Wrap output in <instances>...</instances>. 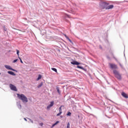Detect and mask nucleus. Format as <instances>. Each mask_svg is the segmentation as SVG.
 <instances>
[{"mask_svg":"<svg viewBox=\"0 0 128 128\" xmlns=\"http://www.w3.org/2000/svg\"><path fill=\"white\" fill-rule=\"evenodd\" d=\"M62 106H61L59 108V112H62Z\"/></svg>","mask_w":128,"mask_h":128,"instance_id":"obj_19","label":"nucleus"},{"mask_svg":"<svg viewBox=\"0 0 128 128\" xmlns=\"http://www.w3.org/2000/svg\"><path fill=\"white\" fill-rule=\"evenodd\" d=\"M30 120V122H32V124H34V120H32V119H30V118H28Z\"/></svg>","mask_w":128,"mask_h":128,"instance_id":"obj_32","label":"nucleus"},{"mask_svg":"<svg viewBox=\"0 0 128 128\" xmlns=\"http://www.w3.org/2000/svg\"><path fill=\"white\" fill-rule=\"evenodd\" d=\"M24 120L26 122H28V120H26V118H24Z\"/></svg>","mask_w":128,"mask_h":128,"instance_id":"obj_41","label":"nucleus"},{"mask_svg":"<svg viewBox=\"0 0 128 128\" xmlns=\"http://www.w3.org/2000/svg\"><path fill=\"white\" fill-rule=\"evenodd\" d=\"M17 96L18 98H20V100H22V102L26 103L28 102V98H26V96H24V94H17Z\"/></svg>","mask_w":128,"mask_h":128,"instance_id":"obj_1","label":"nucleus"},{"mask_svg":"<svg viewBox=\"0 0 128 128\" xmlns=\"http://www.w3.org/2000/svg\"><path fill=\"white\" fill-rule=\"evenodd\" d=\"M104 78L106 82L108 83V84H110V82H108V80H106V77H104Z\"/></svg>","mask_w":128,"mask_h":128,"instance_id":"obj_33","label":"nucleus"},{"mask_svg":"<svg viewBox=\"0 0 128 128\" xmlns=\"http://www.w3.org/2000/svg\"><path fill=\"white\" fill-rule=\"evenodd\" d=\"M18 58H19V60H22V58L20 57V56H18Z\"/></svg>","mask_w":128,"mask_h":128,"instance_id":"obj_40","label":"nucleus"},{"mask_svg":"<svg viewBox=\"0 0 128 128\" xmlns=\"http://www.w3.org/2000/svg\"><path fill=\"white\" fill-rule=\"evenodd\" d=\"M91 116H94V114H91Z\"/></svg>","mask_w":128,"mask_h":128,"instance_id":"obj_46","label":"nucleus"},{"mask_svg":"<svg viewBox=\"0 0 128 128\" xmlns=\"http://www.w3.org/2000/svg\"><path fill=\"white\" fill-rule=\"evenodd\" d=\"M100 50H102V47L100 45Z\"/></svg>","mask_w":128,"mask_h":128,"instance_id":"obj_38","label":"nucleus"},{"mask_svg":"<svg viewBox=\"0 0 128 128\" xmlns=\"http://www.w3.org/2000/svg\"><path fill=\"white\" fill-rule=\"evenodd\" d=\"M66 116H72V112H68L66 114Z\"/></svg>","mask_w":128,"mask_h":128,"instance_id":"obj_17","label":"nucleus"},{"mask_svg":"<svg viewBox=\"0 0 128 128\" xmlns=\"http://www.w3.org/2000/svg\"><path fill=\"white\" fill-rule=\"evenodd\" d=\"M43 84H44V82H42L40 84L37 86L38 88H42Z\"/></svg>","mask_w":128,"mask_h":128,"instance_id":"obj_14","label":"nucleus"},{"mask_svg":"<svg viewBox=\"0 0 128 128\" xmlns=\"http://www.w3.org/2000/svg\"><path fill=\"white\" fill-rule=\"evenodd\" d=\"M108 4H110L106 2H100V6L102 10H106V7L108 6Z\"/></svg>","mask_w":128,"mask_h":128,"instance_id":"obj_3","label":"nucleus"},{"mask_svg":"<svg viewBox=\"0 0 128 128\" xmlns=\"http://www.w3.org/2000/svg\"><path fill=\"white\" fill-rule=\"evenodd\" d=\"M17 106L19 110H22V104H20V101H18L16 102Z\"/></svg>","mask_w":128,"mask_h":128,"instance_id":"obj_7","label":"nucleus"},{"mask_svg":"<svg viewBox=\"0 0 128 128\" xmlns=\"http://www.w3.org/2000/svg\"><path fill=\"white\" fill-rule=\"evenodd\" d=\"M4 68H6L7 70H12V66H8V65H4Z\"/></svg>","mask_w":128,"mask_h":128,"instance_id":"obj_11","label":"nucleus"},{"mask_svg":"<svg viewBox=\"0 0 128 128\" xmlns=\"http://www.w3.org/2000/svg\"><path fill=\"white\" fill-rule=\"evenodd\" d=\"M42 124H44V123L42 122L40 123V126H42Z\"/></svg>","mask_w":128,"mask_h":128,"instance_id":"obj_42","label":"nucleus"},{"mask_svg":"<svg viewBox=\"0 0 128 128\" xmlns=\"http://www.w3.org/2000/svg\"><path fill=\"white\" fill-rule=\"evenodd\" d=\"M42 78V76L40 74H38V78H36V80H40Z\"/></svg>","mask_w":128,"mask_h":128,"instance_id":"obj_15","label":"nucleus"},{"mask_svg":"<svg viewBox=\"0 0 128 128\" xmlns=\"http://www.w3.org/2000/svg\"><path fill=\"white\" fill-rule=\"evenodd\" d=\"M10 88L11 90H13V92H18V88H16V86L10 84Z\"/></svg>","mask_w":128,"mask_h":128,"instance_id":"obj_4","label":"nucleus"},{"mask_svg":"<svg viewBox=\"0 0 128 128\" xmlns=\"http://www.w3.org/2000/svg\"><path fill=\"white\" fill-rule=\"evenodd\" d=\"M124 56H126V55H125V54H124Z\"/></svg>","mask_w":128,"mask_h":128,"instance_id":"obj_45","label":"nucleus"},{"mask_svg":"<svg viewBox=\"0 0 128 128\" xmlns=\"http://www.w3.org/2000/svg\"><path fill=\"white\" fill-rule=\"evenodd\" d=\"M18 58H19V60H22V58L20 57V56H18Z\"/></svg>","mask_w":128,"mask_h":128,"instance_id":"obj_39","label":"nucleus"},{"mask_svg":"<svg viewBox=\"0 0 128 128\" xmlns=\"http://www.w3.org/2000/svg\"><path fill=\"white\" fill-rule=\"evenodd\" d=\"M114 58L115 60L119 64V61L118 60V59L116 58V57H114Z\"/></svg>","mask_w":128,"mask_h":128,"instance_id":"obj_27","label":"nucleus"},{"mask_svg":"<svg viewBox=\"0 0 128 128\" xmlns=\"http://www.w3.org/2000/svg\"><path fill=\"white\" fill-rule=\"evenodd\" d=\"M52 108V106H50V104L48 105L47 106V109L48 108Z\"/></svg>","mask_w":128,"mask_h":128,"instance_id":"obj_34","label":"nucleus"},{"mask_svg":"<svg viewBox=\"0 0 128 128\" xmlns=\"http://www.w3.org/2000/svg\"><path fill=\"white\" fill-rule=\"evenodd\" d=\"M122 96H123V98H128V94L124 92H122Z\"/></svg>","mask_w":128,"mask_h":128,"instance_id":"obj_8","label":"nucleus"},{"mask_svg":"<svg viewBox=\"0 0 128 128\" xmlns=\"http://www.w3.org/2000/svg\"><path fill=\"white\" fill-rule=\"evenodd\" d=\"M4 28V32H6V30H8V29L6 28V26H3Z\"/></svg>","mask_w":128,"mask_h":128,"instance_id":"obj_25","label":"nucleus"},{"mask_svg":"<svg viewBox=\"0 0 128 128\" xmlns=\"http://www.w3.org/2000/svg\"><path fill=\"white\" fill-rule=\"evenodd\" d=\"M18 59H16L12 61V63L16 64V62H18Z\"/></svg>","mask_w":128,"mask_h":128,"instance_id":"obj_22","label":"nucleus"},{"mask_svg":"<svg viewBox=\"0 0 128 128\" xmlns=\"http://www.w3.org/2000/svg\"><path fill=\"white\" fill-rule=\"evenodd\" d=\"M124 2H128V1L124 0Z\"/></svg>","mask_w":128,"mask_h":128,"instance_id":"obj_44","label":"nucleus"},{"mask_svg":"<svg viewBox=\"0 0 128 128\" xmlns=\"http://www.w3.org/2000/svg\"><path fill=\"white\" fill-rule=\"evenodd\" d=\"M65 38H66V40H68L70 39V38H68V36H66V34H65Z\"/></svg>","mask_w":128,"mask_h":128,"instance_id":"obj_30","label":"nucleus"},{"mask_svg":"<svg viewBox=\"0 0 128 128\" xmlns=\"http://www.w3.org/2000/svg\"><path fill=\"white\" fill-rule=\"evenodd\" d=\"M16 54L18 55V56H20V50H16Z\"/></svg>","mask_w":128,"mask_h":128,"instance_id":"obj_18","label":"nucleus"},{"mask_svg":"<svg viewBox=\"0 0 128 128\" xmlns=\"http://www.w3.org/2000/svg\"><path fill=\"white\" fill-rule=\"evenodd\" d=\"M77 68H80V70H82V66H80V65H77Z\"/></svg>","mask_w":128,"mask_h":128,"instance_id":"obj_20","label":"nucleus"},{"mask_svg":"<svg viewBox=\"0 0 128 128\" xmlns=\"http://www.w3.org/2000/svg\"><path fill=\"white\" fill-rule=\"evenodd\" d=\"M2 74L0 72V74Z\"/></svg>","mask_w":128,"mask_h":128,"instance_id":"obj_47","label":"nucleus"},{"mask_svg":"<svg viewBox=\"0 0 128 128\" xmlns=\"http://www.w3.org/2000/svg\"><path fill=\"white\" fill-rule=\"evenodd\" d=\"M56 90H57V92H58V94L60 95V88H58V86H56Z\"/></svg>","mask_w":128,"mask_h":128,"instance_id":"obj_13","label":"nucleus"},{"mask_svg":"<svg viewBox=\"0 0 128 128\" xmlns=\"http://www.w3.org/2000/svg\"><path fill=\"white\" fill-rule=\"evenodd\" d=\"M118 64L119 66H120L121 68H122L123 69L124 68V66H122V64H120V62Z\"/></svg>","mask_w":128,"mask_h":128,"instance_id":"obj_23","label":"nucleus"},{"mask_svg":"<svg viewBox=\"0 0 128 128\" xmlns=\"http://www.w3.org/2000/svg\"><path fill=\"white\" fill-rule=\"evenodd\" d=\"M112 8H114V4L108 6L106 8V10H112Z\"/></svg>","mask_w":128,"mask_h":128,"instance_id":"obj_9","label":"nucleus"},{"mask_svg":"<svg viewBox=\"0 0 128 128\" xmlns=\"http://www.w3.org/2000/svg\"><path fill=\"white\" fill-rule=\"evenodd\" d=\"M11 70H12V72H18V70H16L15 69H14L12 68H11Z\"/></svg>","mask_w":128,"mask_h":128,"instance_id":"obj_28","label":"nucleus"},{"mask_svg":"<svg viewBox=\"0 0 128 128\" xmlns=\"http://www.w3.org/2000/svg\"><path fill=\"white\" fill-rule=\"evenodd\" d=\"M110 64V68L112 70H114H114H116V68H118V66L116 64Z\"/></svg>","mask_w":128,"mask_h":128,"instance_id":"obj_6","label":"nucleus"},{"mask_svg":"<svg viewBox=\"0 0 128 128\" xmlns=\"http://www.w3.org/2000/svg\"><path fill=\"white\" fill-rule=\"evenodd\" d=\"M60 118H64V116H60Z\"/></svg>","mask_w":128,"mask_h":128,"instance_id":"obj_43","label":"nucleus"},{"mask_svg":"<svg viewBox=\"0 0 128 128\" xmlns=\"http://www.w3.org/2000/svg\"><path fill=\"white\" fill-rule=\"evenodd\" d=\"M8 74H10L11 76H16V74L12 71H8Z\"/></svg>","mask_w":128,"mask_h":128,"instance_id":"obj_10","label":"nucleus"},{"mask_svg":"<svg viewBox=\"0 0 128 128\" xmlns=\"http://www.w3.org/2000/svg\"><path fill=\"white\" fill-rule=\"evenodd\" d=\"M68 40L70 41V42L71 44H73V43H72V41L71 40L69 39Z\"/></svg>","mask_w":128,"mask_h":128,"instance_id":"obj_36","label":"nucleus"},{"mask_svg":"<svg viewBox=\"0 0 128 128\" xmlns=\"http://www.w3.org/2000/svg\"><path fill=\"white\" fill-rule=\"evenodd\" d=\"M51 70L55 72H58V70H56V68H52Z\"/></svg>","mask_w":128,"mask_h":128,"instance_id":"obj_16","label":"nucleus"},{"mask_svg":"<svg viewBox=\"0 0 128 128\" xmlns=\"http://www.w3.org/2000/svg\"><path fill=\"white\" fill-rule=\"evenodd\" d=\"M70 64L74 66H80V62L76 60L71 62Z\"/></svg>","mask_w":128,"mask_h":128,"instance_id":"obj_5","label":"nucleus"},{"mask_svg":"<svg viewBox=\"0 0 128 128\" xmlns=\"http://www.w3.org/2000/svg\"><path fill=\"white\" fill-rule=\"evenodd\" d=\"M62 114V112H60L59 113H58V114H56V116H60V114Z\"/></svg>","mask_w":128,"mask_h":128,"instance_id":"obj_26","label":"nucleus"},{"mask_svg":"<svg viewBox=\"0 0 128 128\" xmlns=\"http://www.w3.org/2000/svg\"><path fill=\"white\" fill-rule=\"evenodd\" d=\"M50 104L51 106H54V101L51 102Z\"/></svg>","mask_w":128,"mask_h":128,"instance_id":"obj_21","label":"nucleus"},{"mask_svg":"<svg viewBox=\"0 0 128 128\" xmlns=\"http://www.w3.org/2000/svg\"><path fill=\"white\" fill-rule=\"evenodd\" d=\"M20 62H21V64H24V62H22V60H20Z\"/></svg>","mask_w":128,"mask_h":128,"instance_id":"obj_37","label":"nucleus"},{"mask_svg":"<svg viewBox=\"0 0 128 128\" xmlns=\"http://www.w3.org/2000/svg\"><path fill=\"white\" fill-rule=\"evenodd\" d=\"M70 12H71V14H76V12L72 10H71Z\"/></svg>","mask_w":128,"mask_h":128,"instance_id":"obj_31","label":"nucleus"},{"mask_svg":"<svg viewBox=\"0 0 128 128\" xmlns=\"http://www.w3.org/2000/svg\"><path fill=\"white\" fill-rule=\"evenodd\" d=\"M82 70H84V72H88V70H86V68H84V67L82 68Z\"/></svg>","mask_w":128,"mask_h":128,"instance_id":"obj_24","label":"nucleus"},{"mask_svg":"<svg viewBox=\"0 0 128 128\" xmlns=\"http://www.w3.org/2000/svg\"><path fill=\"white\" fill-rule=\"evenodd\" d=\"M70 122H68V123L67 124L66 128H70Z\"/></svg>","mask_w":128,"mask_h":128,"instance_id":"obj_29","label":"nucleus"},{"mask_svg":"<svg viewBox=\"0 0 128 128\" xmlns=\"http://www.w3.org/2000/svg\"><path fill=\"white\" fill-rule=\"evenodd\" d=\"M113 74L114 75L115 78L118 80H122V75L120 74L118 71L116 70H113Z\"/></svg>","mask_w":128,"mask_h":128,"instance_id":"obj_2","label":"nucleus"},{"mask_svg":"<svg viewBox=\"0 0 128 128\" xmlns=\"http://www.w3.org/2000/svg\"><path fill=\"white\" fill-rule=\"evenodd\" d=\"M58 122H60V121H56L54 124H52L51 128H54V126H56V124H58Z\"/></svg>","mask_w":128,"mask_h":128,"instance_id":"obj_12","label":"nucleus"},{"mask_svg":"<svg viewBox=\"0 0 128 128\" xmlns=\"http://www.w3.org/2000/svg\"><path fill=\"white\" fill-rule=\"evenodd\" d=\"M66 16H68V18H70V16L68 14H66Z\"/></svg>","mask_w":128,"mask_h":128,"instance_id":"obj_35","label":"nucleus"}]
</instances>
